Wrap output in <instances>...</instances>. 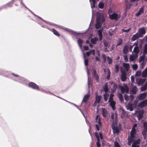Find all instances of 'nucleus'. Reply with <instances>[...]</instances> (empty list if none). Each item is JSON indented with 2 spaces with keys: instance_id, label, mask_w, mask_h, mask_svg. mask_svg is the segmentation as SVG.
Instances as JSON below:
<instances>
[{
  "instance_id": "c03bdc74",
  "label": "nucleus",
  "mask_w": 147,
  "mask_h": 147,
  "mask_svg": "<svg viewBox=\"0 0 147 147\" xmlns=\"http://www.w3.org/2000/svg\"><path fill=\"white\" fill-rule=\"evenodd\" d=\"M147 61H144L142 62V63L140 64V66L142 68H143L144 67Z\"/></svg>"
},
{
  "instance_id": "79ce46f5",
  "label": "nucleus",
  "mask_w": 147,
  "mask_h": 147,
  "mask_svg": "<svg viewBox=\"0 0 147 147\" xmlns=\"http://www.w3.org/2000/svg\"><path fill=\"white\" fill-rule=\"evenodd\" d=\"M45 93H47V94H51V95H53L54 96H55L59 98H61V97L58 96H57L56 95H55L53 94L50 91H46L45 90Z\"/></svg>"
},
{
  "instance_id": "a18cd8bd",
  "label": "nucleus",
  "mask_w": 147,
  "mask_h": 147,
  "mask_svg": "<svg viewBox=\"0 0 147 147\" xmlns=\"http://www.w3.org/2000/svg\"><path fill=\"white\" fill-rule=\"evenodd\" d=\"M52 31L53 32V33L55 35L57 36H59V33L55 29H52Z\"/></svg>"
},
{
  "instance_id": "5fc2aeb1",
  "label": "nucleus",
  "mask_w": 147,
  "mask_h": 147,
  "mask_svg": "<svg viewBox=\"0 0 147 147\" xmlns=\"http://www.w3.org/2000/svg\"><path fill=\"white\" fill-rule=\"evenodd\" d=\"M134 96L133 95H130L129 96V99H130V102H131L133 101L134 99Z\"/></svg>"
},
{
  "instance_id": "393cba45",
  "label": "nucleus",
  "mask_w": 147,
  "mask_h": 147,
  "mask_svg": "<svg viewBox=\"0 0 147 147\" xmlns=\"http://www.w3.org/2000/svg\"><path fill=\"white\" fill-rule=\"evenodd\" d=\"M114 133L118 134L119 132V129L118 128V126L117 125V127L112 129Z\"/></svg>"
},
{
  "instance_id": "4468645a",
  "label": "nucleus",
  "mask_w": 147,
  "mask_h": 147,
  "mask_svg": "<svg viewBox=\"0 0 147 147\" xmlns=\"http://www.w3.org/2000/svg\"><path fill=\"white\" fill-rule=\"evenodd\" d=\"M89 56H83V57L84 59V63L85 65L87 66L88 65V59L87 57Z\"/></svg>"
},
{
  "instance_id": "e433bc0d",
  "label": "nucleus",
  "mask_w": 147,
  "mask_h": 147,
  "mask_svg": "<svg viewBox=\"0 0 147 147\" xmlns=\"http://www.w3.org/2000/svg\"><path fill=\"white\" fill-rule=\"evenodd\" d=\"M98 38L95 37L94 38H92L91 40V42L92 44H96V41L98 40Z\"/></svg>"
},
{
  "instance_id": "423d86ee",
  "label": "nucleus",
  "mask_w": 147,
  "mask_h": 147,
  "mask_svg": "<svg viewBox=\"0 0 147 147\" xmlns=\"http://www.w3.org/2000/svg\"><path fill=\"white\" fill-rule=\"evenodd\" d=\"M136 113H138L137 115L138 119L140 120L142 119L143 117V114L144 113V111L143 110H141L139 111H136Z\"/></svg>"
},
{
  "instance_id": "aec40b11",
  "label": "nucleus",
  "mask_w": 147,
  "mask_h": 147,
  "mask_svg": "<svg viewBox=\"0 0 147 147\" xmlns=\"http://www.w3.org/2000/svg\"><path fill=\"white\" fill-rule=\"evenodd\" d=\"M104 91L105 93H107L108 91V88L107 83L106 82L103 87Z\"/></svg>"
},
{
  "instance_id": "ddd939ff",
  "label": "nucleus",
  "mask_w": 147,
  "mask_h": 147,
  "mask_svg": "<svg viewBox=\"0 0 147 147\" xmlns=\"http://www.w3.org/2000/svg\"><path fill=\"white\" fill-rule=\"evenodd\" d=\"M126 108L127 110H129L131 111H132L134 109L132 105L130 102H129L127 105H126Z\"/></svg>"
},
{
  "instance_id": "3c124183",
  "label": "nucleus",
  "mask_w": 147,
  "mask_h": 147,
  "mask_svg": "<svg viewBox=\"0 0 147 147\" xmlns=\"http://www.w3.org/2000/svg\"><path fill=\"white\" fill-rule=\"evenodd\" d=\"M138 65L136 64H134L132 65V68L133 69L136 70L138 68Z\"/></svg>"
},
{
  "instance_id": "f03ea898",
  "label": "nucleus",
  "mask_w": 147,
  "mask_h": 147,
  "mask_svg": "<svg viewBox=\"0 0 147 147\" xmlns=\"http://www.w3.org/2000/svg\"><path fill=\"white\" fill-rule=\"evenodd\" d=\"M105 21L104 15L103 12L97 13L96 23L95 26L96 28L98 29L101 27L102 23Z\"/></svg>"
},
{
  "instance_id": "052dcab7",
  "label": "nucleus",
  "mask_w": 147,
  "mask_h": 147,
  "mask_svg": "<svg viewBox=\"0 0 147 147\" xmlns=\"http://www.w3.org/2000/svg\"><path fill=\"white\" fill-rule=\"evenodd\" d=\"M131 82H134L135 78H134V75H132V76H131Z\"/></svg>"
},
{
  "instance_id": "9b49d317",
  "label": "nucleus",
  "mask_w": 147,
  "mask_h": 147,
  "mask_svg": "<svg viewBox=\"0 0 147 147\" xmlns=\"http://www.w3.org/2000/svg\"><path fill=\"white\" fill-rule=\"evenodd\" d=\"M146 95L147 93L146 92L141 93L138 96V98L140 100H143L146 97Z\"/></svg>"
},
{
  "instance_id": "338daca9",
  "label": "nucleus",
  "mask_w": 147,
  "mask_h": 147,
  "mask_svg": "<svg viewBox=\"0 0 147 147\" xmlns=\"http://www.w3.org/2000/svg\"><path fill=\"white\" fill-rule=\"evenodd\" d=\"M95 125H96V128L97 130L98 131H99L100 130L99 126H100L99 125H98L97 124H96Z\"/></svg>"
},
{
  "instance_id": "09e8293b",
  "label": "nucleus",
  "mask_w": 147,
  "mask_h": 147,
  "mask_svg": "<svg viewBox=\"0 0 147 147\" xmlns=\"http://www.w3.org/2000/svg\"><path fill=\"white\" fill-rule=\"evenodd\" d=\"M110 74H111L110 71L109 70H109L108 71L107 74V79L108 80H109V79H110Z\"/></svg>"
},
{
  "instance_id": "c9c22d12",
  "label": "nucleus",
  "mask_w": 147,
  "mask_h": 147,
  "mask_svg": "<svg viewBox=\"0 0 147 147\" xmlns=\"http://www.w3.org/2000/svg\"><path fill=\"white\" fill-rule=\"evenodd\" d=\"M143 129L147 131V122L145 121L143 123Z\"/></svg>"
},
{
  "instance_id": "49530a36",
  "label": "nucleus",
  "mask_w": 147,
  "mask_h": 147,
  "mask_svg": "<svg viewBox=\"0 0 147 147\" xmlns=\"http://www.w3.org/2000/svg\"><path fill=\"white\" fill-rule=\"evenodd\" d=\"M114 96V94L113 93H111L110 94V97L108 100V102H109L110 100H113V97Z\"/></svg>"
},
{
  "instance_id": "f8f14e48",
  "label": "nucleus",
  "mask_w": 147,
  "mask_h": 147,
  "mask_svg": "<svg viewBox=\"0 0 147 147\" xmlns=\"http://www.w3.org/2000/svg\"><path fill=\"white\" fill-rule=\"evenodd\" d=\"M110 105L112 109L113 110H115V105L116 104V102L113 100H110L109 102Z\"/></svg>"
},
{
  "instance_id": "b1692460",
  "label": "nucleus",
  "mask_w": 147,
  "mask_h": 147,
  "mask_svg": "<svg viewBox=\"0 0 147 147\" xmlns=\"http://www.w3.org/2000/svg\"><path fill=\"white\" fill-rule=\"evenodd\" d=\"M144 9L143 8H140L139 10V11L135 15L137 16H139L142 13Z\"/></svg>"
},
{
  "instance_id": "f257e3e1",
  "label": "nucleus",
  "mask_w": 147,
  "mask_h": 147,
  "mask_svg": "<svg viewBox=\"0 0 147 147\" xmlns=\"http://www.w3.org/2000/svg\"><path fill=\"white\" fill-rule=\"evenodd\" d=\"M4 71H0V75H2L6 77H10L14 81L18 82L24 84H26L27 83V80L26 79L20 76L17 74L12 73V76H9L8 74H5Z\"/></svg>"
},
{
  "instance_id": "6e6d98bb",
  "label": "nucleus",
  "mask_w": 147,
  "mask_h": 147,
  "mask_svg": "<svg viewBox=\"0 0 147 147\" xmlns=\"http://www.w3.org/2000/svg\"><path fill=\"white\" fill-rule=\"evenodd\" d=\"M114 146L115 147H120L119 143L117 141L115 142Z\"/></svg>"
},
{
  "instance_id": "7c9ffc66",
  "label": "nucleus",
  "mask_w": 147,
  "mask_h": 147,
  "mask_svg": "<svg viewBox=\"0 0 147 147\" xmlns=\"http://www.w3.org/2000/svg\"><path fill=\"white\" fill-rule=\"evenodd\" d=\"M88 77V88H90V82H91V78H89L88 77V72L87 71Z\"/></svg>"
},
{
  "instance_id": "de8ad7c7",
  "label": "nucleus",
  "mask_w": 147,
  "mask_h": 147,
  "mask_svg": "<svg viewBox=\"0 0 147 147\" xmlns=\"http://www.w3.org/2000/svg\"><path fill=\"white\" fill-rule=\"evenodd\" d=\"M94 77L95 81H96L97 82H98L99 81V77L98 75H96L94 76Z\"/></svg>"
},
{
  "instance_id": "72a5a7b5",
  "label": "nucleus",
  "mask_w": 147,
  "mask_h": 147,
  "mask_svg": "<svg viewBox=\"0 0 147 147\" xmlns=\"http://www.w3.org/2000/svg\"><path fill=\"white\" fill-rule=\"evenodd\" d=\"M98 34L99 36V40H101L102 39V30H99L98 31Z\"/></svg>"
},
{
  "instance_id": "37998d69",
  "label": "nucleus",
  "mask_w": 147,
  "mask_h": 147,
  "mask_svg": "<svg viewBox=\"0 0 147 147\" xmlns=\"http://www.w3.org/2000/svg\"><path fill=\"white\" fill-rule=\"evenodd\" d=\"M96 122L98 123V124L99 125L100 127L101 126V123L100 122V118H98V119H96Z\"/></svg>"
},
{
  "instance_id": "69168bd1",
  "label": "nucleus",
  "mask_w": 147,
  "mask_h": 147,
  "mask_svg": "<svg viewBox=\"0 0 147 147\" xmlns=\"http://www.w3.org/2000/svg\"><path fill=\"white\" fill-rule=\"evenodd\" d=\"M147 131H145V130H144L142 132V134L143 136L144 135H147Z\"/></svg>"
},
{
  "instance_id": "a211bd4d",
  "label": "nucleus",
  "mask_w": 147,
  "mask_h": 147,
  "mask_svg": "<svg viewBox=\"0 0 147 147\" xmlns=\"http://www.w3.org/2000/svg\"><path fill=\"white\" fill-rule=\"evenodd\" d=\"M102 115L103 117L105 118L107 113V111L105 108H102Z\"/></svg>"
},
{
  "instance_id": "cd10ccee",
  "label": "nucleus",
  "mask_w": 147,
  "mask_h": 147,
  "mask_svg": "<svg viewBox=\"0 0 147 147\" xmlns=\"http://www.w3.org/2000/svg\"><path fill=\"white\" fill-rule=\"evenodd\" d=\"M138 56H130L129 60L131 61H133L136 60Z\"/></svg>"
},
{
  "instance_id": "bb28decb",
  "label": "nucleus",
  "mask_w": 147,
  "mask_h": 147,
  "mask_svg": "<svg viewBox=\"0 0 147 147\" xmlns=\"http://www.w3.org/2000/svg\"><path fill=\"white\" fill-rule=\"evenodd\" d=\"M90 3L91 7L92 8L94 7L95 6L96 1L95 0H89Z\"/></svg>"
},
{
  "instance_id": "f704fd0d",
  "label": "nucleus",
  "mask_w": 147,
  "mask_h": 147,
  "mask_svg": "<svg viewBox=\"0 0 147 147\" xmlns=\"http://www.w3.org/2000/svg\"><path fill=\"white\" fill-rule=\"evenodd\" d=\"M109 94L107 93H105L103 95V98L104 99L105 101H106L108 99V97L109 96Z\"/></svg>"
},
{
  "instance_id": "0eeeda50",
  "label": "nucleus",
  "mask_w": 147,
  "mask_h": 147,
  "mask_svg": "<svg viewBox=\"0 0 147 147\" xmlns=\"http://www.w3.org/2000/svg\"><path fill=\"white\" fill-rule=\"evenodd\" d=\"M146 80V79L145 78H140L139 79L138 78H136V82L139 86L143 85L145 83Z\"/></svg>"
},
{
  "instance_id": "a878e982",
  "label": "nucleus",
  "mask_w": 147,
  "mask_h": 147,
  "mask_svg": "<svg viewBox=\"0 0 147 147\" xmlns=\"http://www.w3.org/2000/svg\"><path fill=\"white\" fill-rule=\"evenodd\" d=\"M89 96L88 95V94H86L82 100V102H84L86 103L87 102V100L89 98Z\"/></svg>"
},
{
  "instance_id": "2eb2a0df",
  "label": "nucleus",
  "mask_w": 147,
  "mask_h": 147,
  "mask_svg": "<svg viewBox=\"0 0 147 147\" xmlns=\"http://www.w3.org/2000/svg\"><path fill=\"white\" fill-rule=\"evenodd\" d=\"M140 37L138 34V33H137L136 34H134L133 36L131 38V40L133 41H134Z\"/></svg>"
},
{
  "instance_id": "20e7f679",
  "label": "nucleus",
  "mask_w": 147,
  "mask_h": 147,
  "mask_svg": "<svg viewBox=\"0 0 147 147\" xmlns=\"http://www.w3.org/2000/svg\"><path fill=\"white\" fill-rule=\"evenodd\" d=\"M28 86L29 87L34 89L37 90H40V88L36 84L33 82H29L28 84Z\"/></svg>"
},
{
  "instance_id": "6e6552de",
  "label": "nucleus",
  "mask_w": 147,
  "mask_h": 147,
  "mask_svg": "<svg viewBox=\"0 0 147 147\" xmlns=\"http://www.w3.org/2000/svg\"><path fill=\"white\" fill-rule=\"evenodd\" d=\"M145 33L146 31L144 28H139L137 32L140 37H142L143 35L145 34Z\"/></svg>"
},
{
  "instance_id": "bf43d9fd",
  "label": "nucleus",
  "mask_w": 147,
  "mask_h": 147,
  "mask_svg": "<svg viewBox=\"0 0 147 147\" xmlns=\"http://www.w3.org/2000/svg\"><path fill=\"white\" fill-rule=\"evenodd\" d=\"M89 55H93L95 54L94 51V50H92L90 51L89 52Z\"/></svg>"
},
{
  "instance_id": "0e129e2a",
  "label": "nucleus",
  "mask_w": 147,
  "mask_h": 147,
  "mask_svg": "<svg viewBox=\"0 0 147 147\" xmlns=\"http://www.w3.org/2000/svg\"><path fill=\"white\" fill-rule=\"evenodd\" d=\"M128 56H123L125 62H127L128 61Z\"/></svg>"
},
{
  "instance_id": "680f3d73",
  "label": "nucleus",
  "mask_w": 147,
  "mask_h": 147,
  "mask_svg": "<svg viewBox=\"0 0 147 147\" xmlns=\"http://www.w3.org/2000/svg\"><path fill=\"white\" fill-rule=\"evenodd\" d=\"M121 110L122 111V113H121V115H123V116H124L125 114V110L122 108H121Z\"/></svg>"
},
{
  "instance_id": "5701e85b",
  "label": "nucleus",
  "mask_w": 147,
  "mask_h": 147,
  "mask_svg": "<svg viewBox=\"0 0 147 147\" xmlns=\"http://www.w3.org/2000/svg\"><path fill=\"white\" fill-rule=\"evenodd\" d=\"M137 92V88L136 86H133L132 89L131 90L130 92L133 94H135Z\"/></svg>"
},
{
  "instance_id": "4c0bfd02",
  "label": "nucleus",
  "mask_w": 147,
  "mask_h": 147,
  "mask_svg": "<svg viewBox=\"0 0 147 147\" xmlns=\"http://www.w3.org/2000/svg\"><path fill=\"white\" fill-rule=\"evenodd\" d=\"M147 54V44H146L144 45V49L143 51V54L146 55Z\"/></svg>"
},
{
  "instance_id": "7ed1b4c3",
  "label": "nucleus",
  "mask_w": 147,
  "mask_h": 147,
  "mask_svg": "<svg viewBox=\"0 0 147 147\" xmlns=\"http://www.w3.org/2000/svg\"><path fill=\"white\" fill-rule=\"evenodd\" d=\"M138 42L137 41V42H135L134 44V45H135V47L134 48L133 51V55H137L140 51L138 47Z\"/></svg>"
},
{
  "instance_id": "2f4dec72",
  "label": "nucleus",
  "mask_w": 147,
  "mask_h": 147,
  "mask_svg": "<svg viewBox=\"0 0 147 147\" xmlns=\"http://www.w3.org/2000/svg\"><path fill=\"white\" fill-rule=\"evenodd\" d=\"M142 73L140 70H138L135 73V76L136 77H139L142 75Z\"/></svg>"
},
{
  "instance_id": "58836bf2",
  "label": "nucleus",
  "mask_w": 147,
  "mask_h": 147,
  "mask_svg": "<svg viewBox=\"0 0 147 147\" xmlns=\"http://www.w3.org/2000/svg\"><path fill=\"white\" fill-rule=\"evenodd\" d=\"M104 6V3L102 1H100L98 3V7L101 9H102Z\"/></svg>"
},
{
  "instance_id": "39448f33",
  "label": "nucleus",
  "mask_w": 147,
  "mask_h": 147,
  "mask_svg": "<svg viewBox=\"0 0 147 147\" xmlns=\"http://www.w3.org/2000/svg\"><path fill=\"white\" fill-rule=\"evenodd\" d=\"M109 16L110 18L112 20H117L119 19L121 17V15L119 14H117L115 13H113L111 15H110L109 14Z\"/></svg>"
},
{
  "instance_id": "4be33fe9",
  "label": "nucleus",
  "mask_w": 147,
  "mask_h": 147,
  "mask_svg": "<svg viewBox=\"0 0 147 147\" xmlns=\"http://www.w3.org/2000/svg\"><path fill=\"white\" fill-rule=\"evenodd\" d=\"M129 46L127 45H125L123 49V51L124 54H126L128 51Z\"/></svg>"
},
{
  "instance_id": "a19ab883",
  "label": "nucleus",
  "mask_w": 147,
  "mask_h": 147,
  "mask_svg": "<svg viewBox=\"0 0 147 147\" xmlns=\"http://www.w3.org/2000/svg\"><path fill=\"white\" fill-rule=\"evenodd\" d=\"M122 43V40L121 39H119L118 42L116 45V46H119L121 45Z\"/></svg>"
},
{
  "instance_id": "e2e57ef3",
  "label": "nucleus",
  "mask_w": 147,
  "mask_h": 147,
  "mask_svg": "<svg viewBox=\"0 0 147 147\" xmlns=\"http://www.w3.org/2000/svg\"><path fill=\"white\" fill-rule=\"evenodd\" d=\"M114 113H112L111 115V117L113 121L114 122Z\"/></svg>"
},
{
  "instance_id": "8fccbe9b",
  "label": "nucleus",
  "mask_w": 147,
  "mask_h": 147,
  "mask_svg": "<svg viewBox=\"0 0 147 147\" xmlns=\"http://www.w3.org/2000/svg\"><path fill=\"white\" fill-rule=\"evenodd\" d=\"M117 125L116 122H115L114 123V122L113 121L112 124V129H113L116 127Z\"/></svg>"
},
{
  "instance_id": "473e14b6",
  "label": "nucleus",
  "mask_w": 147,
  "mask_h": 147,
  "mask_svg": "<svg viewBox=\"0 0 147 147\" xmlns=\"http://www.w3.org/2000/svg\"><path fill=\"white\" fill-rule=\"evenodd\" d=\"M118 97L119 98V100L121 102L123 101V95L121 93H118Z\"/></svg>"
},
{
  "instance_id": "412c9836",
  "label": "nucleus",
  "mask_w": 147,
  "mask_h": 147,
  "mask_svg": "<svg viewBox=\"0 0 147 147\" xmlns=\"http://www.w3.org/2000/svg\"><path fill=\"white\" fill-rule=\"evenodd\" d=\"M101 96H98L97 94L96 96L95 100L97 102V103H99L101 100Z\"/></svg>"
},
{
  "instance_id": "4d7b16f0",
  "label": "nucleus",
  "mask_w": 147,
  "mask_h": 147,
  "mask_svg": "<svg viewBox=\"0 0 147 147\" xmlns=\"http://www.w3.org/2000/svg\"><path fill=\"white\" fill-rule=\"evenodd\" d=\"M117 87L118 86L115 83H114L113 85L112 88L116 90L117 88Z\"/></svg>"
},
{
  "instance_id": "f3484780",
  "label": "nucleus",
  "mask_w": 147,
  "mask_h": 147,
  "mask_svg": "<svg viewBox=\"0 0 147 147\" xmlns=\"http://www.w3.org/2000/svg\"><path fill=\"white\" fill-rule=\"evenodd\" d=\"M142 77L144 78L147 77V68H146L142 73Z\"/></svg>"
},
{
  "instance_id": "9d476101",
  "label": "nucleus",
  "mask_w": 147,
  "mask_h": 147,
  "mask_svg": "<svg viewBox=\"0 0 147 147\" xmlns=\"http://www.w3.org/2000/svg\"><path fill=\"white\" fill-rule=\"evenodd\" d=\"M127 78V74L126 72L125 71H122L121 76V80L123 82L125 81Z\"/></svg>"
},
{
  "instance_id": "6ab92c4d",
  "label": "nucleus",
  "mask_w": 147,
  "mask_h": 147,
  "mask_svg": "<svg viewBox=\"0 0 147 147\" xmlns=\"http://www.w3.org/2000/svg\"><path fill=\"white\" fill-rule=\"evenodd\" d=\"M147 89V81H146L144 85H143L141 87L142 91H144Z\"/></svg>"
},
{
  "instance_id": "603ef678",
  "label": "nucleus",
  "mask_w": 147,
  "mask_h": 147,
  "mask_svg": "<svg viewBox=\"0 0 147 147\" xmlns=\"http://www.w3.org/2000/svg\"><path fill=\"white\" fill-rule=\"evenodd\" d=\"M124 98L126 101H127L129 100V96L125 94H124Z\"/></svg>"
},
{
  "instance_id": "13d9d810",
  "label": "nucleus",
  "mask_w": 147,
  "mask_h": 147,
  "mask_svg": "<svg viewBox=\"0 0 147 147\" xmlns=\"http://www.w3.org/2000/svg\"><path fill=\"white\" fill-rule=\"evenodd\" d=\"M132 147H139V146L138 145H137L135 143H133L132 145L131 146Z\"/></svg>"
},
{
  "instance_id": "ea45409f",
  "label": "nucleus",
  "mask_w": 147,
  "mask_h": 147,
  "mask_svg": "<svg viewBox=\"0 0 147 147\" xmlns=\"http://www.w3.org/2000/svg\"><path fill=\"white\" fill-rule=\"evenodd\" d=\"M107 60L108 64H111L112 63V59L110 58L109 56H108L107 57Z\"/></svg>"
},
{
  "instance_id": "864d4df0",
  "label": "nucleus",
  "mask_w": 147,
  "mask_h": 147,
  "mask_svg": "<svg viewBox=\"0 0 147 147\" xmlns=\"http://www.w3.org/2000/svg\"><path fill=\"white\" fill-rule=\"evenodd\" d=\"M131 29V28H129L127 30H125L124 29H122L121 30L123 32H129Z\"/></svg>"
},
{
  "instance_id": "c756f323",
  "label": "nucleus",
  "mask_w": 147,
  "mask_h": 147,
  "mask_svg": "<svg viewBox=\"0 0 147 147\" xmlns=\"http://www.w3.org/2000/svg\"><path fill=\"white\" fill-rule=\"evenodd\" d=\"M123 67L125 68V70L127 71L129 70V65L128 63H124L123 65Z\"/></svg>"
},
{
  "instance_id": "c85d7f7f",
  "label": "nucleus",
  "mask_w": 147,
  "mask_h": 147,
  "mask_svg": "<svg viewBox=\"0 0 147 147\" xmlns=\"http://www.w3.org/2000/svg\"><path fill=\"white\" fill-rule=\"evenodd\" d=\"M78 43L81 49H82V44L83 43V41L81 39H79L78 40Z\"/></svg>"
},
{
  "instance_id": "774afa93",
  "label": "nucleus",
  "mask_w": 147,
  "mask_h": 147,
  "mask_svg": "<svg viewBox=\"0 0 147 147\" xmlns=\"http://www.w3.org/2000/svg\"><path fill=\"white\" fill-rule=\"evenodd\" d=\"M115 69L116 70L117 72L119 71V66L117 65H116L115 67Z\"/></svg>"
},
{
  "instance_id": "1a4fd4ad",
  "label": "nucleus",
  "mask_w": 147,
  "mask_h": 147,
  "mask_svg": "<svg viewBox=\"0 0 147 147\" xmlns=\"http://www.w3.org/2000/svg\"><path fill=\"white\" fill-rule=\"evenodd\" d=\"M147 105V99H145L139 102L138 106L141 108L146 106Z\"/></svg>"
},
{
  "instance_id": "dca6fc26",
  "label": "nucleus",
  "mask_w": 147,
  "mask_h": 147,
  "mask_svg": "<svg viewBox=\"0 0 147 147\" xmlns=\"http://www.w3.org/2000/svg\"><path fill=\"white\" fill-rule=\"evenodd\" d=\"M146 56H140L139 57V61L140 62L147 61V59L146 57Z\"/></svg>"
}]
</instances>
